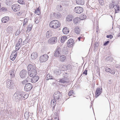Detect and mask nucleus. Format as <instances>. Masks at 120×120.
Listing matches in <instances>:
<instances>
[{
	"label": "nucleus",
	"instance_id": "aec40b11",
	"mask_svg": "<svg viewBox=\"0 0 120 120\" xmlns=\"http://www.w3.org/2000/svg\"><path fill=\"white\" fill-rule=\"evenodd\" d=\"M56 100L54 99L52 100L51 102V105L52 106L53 109H54L55 106L56 104Z\"/></svg>",
	"mask_w": 120,
	"mask_h": 120
},
{
	"label": "nucleus",
	"instance_id": "ddd939ff",
	"mask_svg": "<svg viewBox=\"0 0 120 120\" xmlns=\"http://www.w3.org/2000/svg\"><path fill=\"white\" fill-rule=\"evenodd\" d=\"M17 51H13L10 57V59L11 60L13 61L15 59L17 55Z\"/></svg>",
	"mask_w": 120,
	"mask_h": 120
},
{
	"label": "nucleus",
	"instance_id": "20e7f679",
	"mask_svg": "<svg viewBox=\"0 0 120 120\" xmlns=\"http://www.w3.org/2000/svg\"><path fill=\"white\" fill-rule=\"evenodd\" d=\"M54 99L58 101L60 100L62 97V95L60 92L59 91L55 92L53 95Z\"/></svg>",
	"mask_w": 120,
	"mask_h": 120
},
{
	"label": "nucleus",
	"instance_id": "13d9d810",
	"mask_svg": "<svg viewBox=\"0 0 120 120\" xmlns=\"http://www.w3.org/2000/svg\"><path fill=\"white\" fill-rule=\"evenodd\" d=\"M106 37L107 38H110V39H111L113 37V36L112 35H107L106 36Z\"/></svg>",
	"mask_w": 120,
	"mask_h": 120
},
{
	"label": "nucleus",
	"instance_id": "393cba45",
	"mask_svg": "<svg viewBox=\"0 0 120 120\" xmlns=\"http://www.w3.org/2000/svg\"><path fill=\"white\" fill-rule=\"evenodd\" d=\"M68 81V79H65L64 78H62L60 79L59 82L60 83H67Z\"/></svg>",
	"mask_w": 120,
	"mask_h": 120
},
{
	"label": "nucleus",
	"instance_id": "e2e57ef3",
	"mask_svg": "<svg viewBox=\"0 0 120 120\" xmlns=\"http://www.w3.org/2000/svg\"><path fill=\"white\" fill-rule=\"evenodd\" d=\"M28 81L27 80H25L22 81V84H25Z\"/></svg>",
	"mask_w": 120,
	"mask_h": 120
},
{
	"label": "nucleus",
	"instance_id": "338daca9",
	"mask_svg": "<svg viewBox=\"0 0 120 120\" xmlns=\"http://www.w3.org/2000/svg\"><path fill=\"white\" fill-rule=\"evenodd\" d=\"M27 22V21H25V20L24 21V22L23 26H24V25H25L26 24Z\"/></svg>",
	"mask_w": 120,
	"mask_h": 120
},
{
	"label": "nucleus",
	"instance_id": "6ab92c4d",
	"mask_svg": "<svg viewBox=\"0 0 120 120\" xmlns=\"http://www.w3.org/2000/svg\"><path fill=\"white\" fill-rule=\"evenodd\" d=\"M13 30V26H8L7 29L6 30L7 32L9 34L12 33Z\"/></svg>",
	"mask_w": 120,
	"mask_h": 120
},
{
	"label": "nucleus",
	"instance_id": "680f3d73",
	"mask_svg": "<svg viewBox=\"0 0 120 120\" xmlns=\"http://www.w3.org/2000/svg\"><path fill=\"white\" fill-rule=\"evenodd\" d=\"M20 33V31H19L17 30L16 31L15 34V35L16 36L18 35Z\"/></svg>",
	"mask_w": 120,
	"mask_h": 120
},
{
	"label": "nucleus",
	"instance_id": "9b49d317",
	"mask_svg": "<svg viewBox=\"0 0 120 120\" xmlns=\"http://www.w3.org/2000/svg\"><path fill=\"white\" fill-rule=\"evenodd\" d=\"M83 8L80 7H75L74 9L76 13L80 14L83 11Z\"/></svg>",
	"mask_w": 120,
	"mask_h": 120
},
{
	"label": "nucleus",
	"instance_id": "a878e982",
	"mask_svg": "<svg viewBox=\"0 0 120 120\" xmlns=\"http://www.w3.org/2000/svg\"><path fill=\"white\" fill-rule=\"evenodd\" d=\"M75 33L77 34H79L81 31L80 28L78 26L75 27Z\"/></svg>",
	"mask_w": 120,
	"mask_h": 120
},
{
	"label": "nucleus",
	"instance_id": "473e14b6",
	"mask_svg": "<svg viewBox=\"0 0 120 120\" xmlns=\"http://www.w3.org/2000/svg\"><path fill=\"white\" fill-rule=\"evenodd\" d=\"M66 19L67 21H71L72 20V17L71 15H69L67 16Z\"/></svg>",
	"mask_w": 120,
	"mask_h": 120
},
{
	"label": "nucleus",
	"instance_id": "5701e85b",
	"mask_svg": "<svg viewBox=\"0 0 120 120\" xmlns=\"http://www.w3.org/2000/svg\"><path fill=\"white\" fill-rule=\"evenodd\" d=\"M76 3L77 4L83 5L84 4V0H76Z\"/></svg>",
	"mask_w": 120,
	"mask_h": 120
},
{
	"label": "nucleus",
	"instance_id": "4be33fe9",
	"mask_svg": "<svg viewBox=\"0 0 120 120\" xmlns=\"http://www.w3.org/2000/svg\"><path fill=\"white\" fill-rule=\"evenodd\" d=\"M62 31L64 34H68L69 32V30L68 28L64 27L63 28Z\"/></svg>",
	"mask_w": 120,
	"mask_h": 120
},
{
	"label": "nucleus",
	"instance_id": "49530a36",
	"mask_svg": "<svg viewBox=\"0 0 120 120\" xmlns=\"http://www.w3.org/2000/svg\"><path fill=\"white\" fill-rule=\"evenodd\" d=\"M98 1L100 5L102 6L104 4V1L103 0H98Z\"/></svg>",
	"mask_w": 120,
	"mask_h": 120
},
{
	"label": "nucleus",
	"instance_id": "bb28decb",
	"mask_svg": "<svg viewBox=\"0 0 120 120\" xmlns=\"http://www.w3.org/2000/svg\"><path fill=\"white\" fill-rule=\"evenodd\" d=\"M38 57V54L36 52H34L31 55V58L33 59H35Z\"/></svg>",
	"mask_w": 120,
	"mask_h": 120
},
{
	"label": "nucleus",
	"instance_id": "2eb2a0df",
	"mask_svg": "<svg viewBox=\"0 0 120 120\" xmlns=\"http://www.w3.org/2000/svg\"><path fill=\"white\" fill-rule=\"evenodd\" d=\"M15 71L14 69H11L9 71L8 73L9 75H10L11 78L15 77Z\"/></svg>",
	"mask_w": 120,
	"mask_h": 120
},
{
	"label": "nucleus",
	"instance_id": "f257e3e1",
	"mask_svg": "<svg viewBox=\"0 0 120 120\" xmlns=\"http://www.w3.org/2000/svg\"><path fill=\"white\" fill-rule=\"evenodd\" d=\"M60 22L58 20H55L52 21L49 24L50 27L54 29L59 28L60 26Z\"/></svg>",
	"mask_w": 120,
	"mask_h": 120
},
{
	"label": "nucleus",
	"instance_id": "69168bd1",
	"mask_svg": "<svg viewBox=\"0 0 120 120\" xmlns=\"http://www.w3.org/2000/svg\"><path fill=\"white\" fill-rule=\"evenodd\" d=\"M109 41H105L104 44V45H106L109 43Z\"/></svg>",
	"mask_w": 120,
	"mask_h": 120
},
{
	"label": "nucleus",
	"instance_id": "79ce46f5",
	"mask_svg": "<svg viewBox=\"0 0 120 120\" xmlns=\"http://www.w3.org/2000/svg\"><path fill=\"white\" fill-rule=\"evenodd\" d=\"M20 44H18V43H17L16 45V49L17 50L16 51H17L20 48V46H19L20 45Z\"/></svg>",
	"mask_w": 120,
	"mask_h": 120
},
{
	"label": "nucleus",
	"instance_id": "0eeeda50",
	"mask_svg": "<svg viewBox=\"0 0 120 120\" xmlns=\"http://www.w3.org/2000/svg\"><path fill=\"white\" fill-rule=\"evenodd\" d=\"M57 41V38L56 37H53L50 38L48 41L49 44H53L56 43Z\"/></svg>",
	"mask_w": 120,
	"mask_h": 120
},
{
	"label": "nucleus",
	"instance_id": "58836bf2",
	"mask_svg": "<svg viewBox=\"0 0 120 120\" xmlns=\"http://www.w3.org/2000/svg\"><path fill=\"white\" fill-rule=\"evenodd\" d=\"M57 8L59 11H61L62 10L63 8L62 6L61 5H58L57 6Z\"/></svg>",
	"mask_w": 120,
	"mask_h": 120
},
{
	"label": "nucleus",
	"instance_id": "a211bd4d",
	"mask_svg": "<svg viewBox=\"0 0 120 120\" xmlns=\"http://www.w3.org/2000/svg\"><path fill=\"white\" fill-rule=\"evenodd\" d=\"M9 20V18L8 16H5L1 19V21L2 23H6Z\"/></svg>",
	"mask_w": 120,
	"mask_h": 120
},
{
	"label": "nucleus",
	"instance_id": "c03bdc74",
	"mask_svg": "<svg viewBox=\"0 0 120 120\" xmlns=\"http://www.w3.org/2000/svg\"><path fill=\"white\" fill-rule=\"evenodd\" d=\"M73 94V90L70 91L68 93V95L69 96L73 95L72 94Z\"/></svg>",
	"mask_w": 120,
	"mask_h": 120
},
{
	"label": "nucleus",
	"instance_id": "412c9836",
	"mask_svg": "<svg viewBox=\"0 0 120 120\" xmlns=\"http://www.w3.org/2000/svg\"><path fill=\"white\" fill-rule=\"evenodd\" d=\"M60 48H59L56 50L54 53V56L55 57H57L59 56L60 55Z\"/></svg>",
	"mask_w": 120,
	"mask_h": 120
},
{
	"label": "nucleus",
	"instance_id": "4d7b16f0",
	"mask_svg": "<svg viewBox=\"0 0 120 120\" xmlns=\"http://www.w3.org/2000/svg\"><path fill=\"white\" fill-rule=\"evenodd\" d=\"M112 8H114L117 5L116 4H115L114 2H112Z\"/></svg>",
	"mask_w": 120,
	"mask_h": 120
},
{
	"label": "nucleus",
	"instance_id": "6e6552de",
	"mask_svg": "<svg viewBox=\"0 0 120 120\" xmlns=\"http://www.w3.org/2000/svg\"><path fill=\"white\" fill-rule=\"evenodd\" d=\"M27 68L28 71H37L35 65L34 64H30L28 65Z\"/></svg>",
	"mask_w": 120,
	"mask_h": 120
},
{
	"label": "nucleus",
	"instance_id": "4468645a",
	"mask_svg": "<svg viewBox=\"0 0 120 120\" xmlns=\"http://www.w3.org/2000/svg\"><path fill=\"white\" fill-rule=\"evenodd\" d=\"M68 46L69 47H72L74 45V40L71 39H70L67 42Z\"/></svg>",
	"mask_w": 120,
	"mask_h": 120
},
{
	"label": "nucleus",
	"instance_id": "6e6d98bb",
	"mask_svg": "<svg viewBox=\"0 0 120 120\" xmlns=\"http://www.w3.org/2000/svg\"><path fill=\"white\" fill-rule=\"evenodd\" d=\"M87 70L86 69L83 72V74H85L86 75L87 74Z\"/></svg>",
	"mask_w": 120,
	"mask_h": 120
},
{
	"label": "nucleus",
	"instance_id": "f03ea898",
	"mask_svg": "<svg viewBox=\"0 0 120 120\" xmlns=\"http://www.w3.org/2000/svg\"><path fill=\"white\" fill-rule=\"evenodd\" d=\"M6 85L7 88L9 89H13L15 86L13 81L11 80H7L6 81Z\"/></svg>",
	"mask_w": 120,
	"mask_h": 120
},
{
	"label": "nucleus",
	"instance_id": "ea45409f",
	"mask_svg": "<svg viewBox=\"0 0 120 120\" xmlns=\"http://www.w3.org/2000/svg\"><path fill=\"white\" fill-rule=\"evenodd\" d=\"M54 73L56 74L59 75L61 73L60 71L58 69H56L55 70H54Z\"/></svg>",
	"mask_w": 120,
	"mask_h": 120
},
{
	"label": "nucleus",
	"instance_id": "e433bc0d",
	"mask_svg": "<svg viewBox=\"0 0 120 120\" xmlns=\"http://www.w3.org/2000/svg\"><path fill=\"white\" fill-rule=\"evenodd\" d=\"M24 116L25 118L27 120L30 116L29 114V113L26 112H25L24 114Z\"/></svg>",
	"mask_w": 120,
	"mask_h": 120
},
{
	"label": "nucleus",
	"instance_id": "f3484780",
	"mask_svg": "<svg viewBox=\"0 0 120 120\" xmlns=\"http://www.w3.org/2000/svg\"><path fill=\"white\" fill-rule=\"evenodd\" d=\"M39 79V77L38 76H34L31 79V81L32 82H37Z\"/></svg>",
	"mask_w": 120,
	"mask_h": 120
},
{
	"label": "nucleus",
	"instance_id": "a19ab883",
	"mask_svg": "<svg viewBox=\"0 0 120 120\" xmlns=\"http://www.w3.org/2000/svg\"><path fill=\"white\" fill-rule=\"evenodd\" d=\"M18 2L20 4H25V2L24 0H18Z\"/></svg>",
	"mask_w": 120,
	"mask_h": 120
},
{
	"label": "nucleus",
	"instance_id": "cd10ccee",
	"mask_svg": "<svg viewBox=\"0 0 120 120\" xmlns=\"http://www.w3.org/2000/svg\"><path fill=\"white\" fill-rule=\"evenodd\" d=\"M116 13H118L120 11V7L119 5L117 4L116 7L114 8Z\"/></svg>",
	"mask_w": 120,
	"mask_h": 120
},
{
	"label": "nucleus",
	"instance_id": "1a4fd4ad",
	"mask_svg": "<svg viewBox=\"0 0 120 120\" xmlns=\"http://www.w3.org/2000/svg\"><path fill=\"white\" fill-rule=\"evenodd\" d=\"M48 58V55L46 54H45L40 56V61L42 62H44L46 61Z\"/></svg>",
	"mask_w": 120,
	"mask_h": 120
},
{
	"label": "nucleus",
	"instance_id": "2f4dec72",
	"mask_svg": "<svg viewBox=\"0 0 120 120\" xmlns=\"http://www.w3.org/2000/svg\"><path fill=\"white\" fill-rule=\"evenodd\" d=\"M80 20V18L78 17L75 18L74 19V22L75 24H76Z\"/></svg>",
	"mask_w": 120,
	"mask_h": 120
},
{
	"label": "nucleus",
	"instance_id": "7ed1b4c3",
	"mask_svg": "<svg viewBox=\"0 0 120 120\" xmlns=\"http://www.w3.org/2000/svg\"><path fill=\"white\" fill-rule=\"evenodd\" d=\"M24 94V92H22L21 93L19 92H17L15 94L14 96L16 100L19 101L21 99H22V96H23Z\"/></svg>",
	"mask_w": 120,
	"mask_h": 120
},
{
	"label": "nucleus",
	"instance_id": "c9c22d12",
	"mask_svg": "<svg viewBox=\"0 0 120 120\" xmlns=\"http://www.w3.org/2000/svg\"><path fill=\"white\" fill-rule=\"evenodd\" d=\"M35 13L38 15L40 14V11L39 8H38L37 9L35 10Z\"/></svg>",
	"mask_w": 120,
	"mask_h": 120
},
{
	"label": "nucleus",
	"instance_id": "774afa93",
	"mask_svg": "<svg viewBox=\"0 0 120 120\" xmlns=\"http://www.w3.org/2000/svg\"><path fill=\"white\" fill-rule=\"evenodd\" d=\"M39 21L38 20H36L35 21V22L36 23H38L39 22Z\"/></svg>",
	"mask_w": 120,
	"mask_h": 120
},
{
	"label": "nucleus",
	"instance_id": "b1692460",
	"mask_svg": "<svg viewBox=\"0 0 120 120\" xmlns=\"http://www.w3.org/2000/svg\"><path fill=\"white\" fill-rule=\"evenodd\" d=\"M52 35V31L51 30L48 31L46 34V37L47 38H49L51 37Z\"/></svg>",
	"mask_w": 120,
	"mask_h": 120
},
{
	"label": "nucleus",
	"instance_id": "8fccbe9b",
	"mask_svg": "<svg viewBox=\"0 0 120 120\" xmlns=\"http://www.w3.org/2000/svg\"><path fill=\"white\" fill-rule=\"evenodd\" d=\"M47 77H48L50 79H53V78H52V75L49 74H47Z\"/></svg>",
	"mask_w": 120,
	"mask_h": 120
},
{
	"label": "nucleus",
	"instance_id": "423d86ee",
	"mask_svg": "<svg viewBox=\"0 0 120 120\" xmlns=\"http://www.w3.org/2000/svg\"><path fill=\"white\" fill-rule=\"evenodd\" d=\"M27 74V71L25 69H23L20 71L19 75L21 78H24L26 77Z\"/></svg>",
	"mask_w": 120,
	"mask_h": 120
},
{
	"label": "nucleus",
	"instance_id": "052dcab7",
	"mask_svg": "<svg viewBox=\"0 0 120 120\" xmlns=\"http://www.w3.org/2000/svg\"><path fill=\"white\" fill-rule=\"evenodd\" d=\"M8 110L7 109H6V110L4 112V113H3V114L2 113V114H1V115H4V114H8Z\"/></svg>",
	"mask_w": 120,
	"mask_h": 120
},
{
	"label": "nucleus",
	"instance_id": "bf43d9fd",
	"mask_svg": "<svg viewBox=\"0 0 120 120\" xmlns=\"http://www.w3.org/2000/svg\"><path fill=\"white\" fill-rule=\"evenodd\" d=\"M98 46L97 45H96V44H94V50H96L97 49V48H98Z\"/></svg>",
	"mask_w": 120,
	"mask_h": 120
},
{
	"label": "nucleus",
	"instance_id": "c756f323",
	"mask_svg": "<svg viewBox=\"0 0 120 120\" xmlns=\"http://www.w3.org/2000/svg\"><path fill=\"white\" fill-rule=\"evenodd\" d=\"M66 58V56L64 55H63L60 56L59 59L61 61L63 62L65 60Z\"/></svg>",
	"mask_w": 120,
	"mask_h": 120
},
{
	"label": "nucleus",
	"instance_id": "09e8293b",
	"mask_svg": "<svg viewBox=\"0 0 120 120\" xmlns=\"http://www.w3.org/2000/svg\"><path fill=\"white\" fill-rule=\"evenodd\" d=\"M57 114L56 113H54V119H56L57 117Z\"/></svg>",
	"mask_w": 120,
	"mask_h": 120
},
{
	"label": "nucleus",
	"instance_id": "de8ad7c7",
	"mask_svg": "<svg viewBox=\"0 0 120 120\" xmlns=\"http://www.w3.org/2000/svg\"><path fill=\"white\" fill-rule=\"evenodd\" d=\"M63 78H64L65 79H68L67 78L68 77V76L67 75V73H65V74H64L63 75Z\"/></svg>",
	"mask_w": 120,
	"mask_h": 120
},
{
	"label": "nucleus",
	"instance_id": "603ef678",
	"mask_svg": "<svg viewBox=\"0 0 120 120\" xmlns=\"http://www.w3.org/2000/svg\"><path fill=\"white\" fill-rule=\"evenodd\" d=\"M4 98L2 95L1 94H0V101H4Z\"/></svg>",
	"mask_w": 120,
	"mask_h": 120
},
{
	"label": "nucleus",
	"instance_id": "f704fd0d",
	"mask_svg": "<svg viewBox=\"0 0 120 120\" xmlns=\"http://www.w3.org/2000/svg\"><path fill=\"white\" fill-rule=\"evenodd\" d=\"M32 25L31 24H30L28 26L27 28V31L29 32L31 30L32 28Z\"/></svg>",
	"mask_w": 120,
	"mask_h": 120
},
{
	"label": "nucleus",
	"instance_id": "0e129e2a",
	"mask_svg": "<svg viewBox=\"0 0 120 120\" xmlns=\"http://www.w3.org/2000/svg\"><path fill=\"white\" fill-rule=\"evenodd\" d=\"M115 67L117 68H120V64H116V65Z\"/></svg>",
	"mask_w": 120,
	"mask_h": 120
},
{
	"label": "nucleus",
	"instance_id": "39448f33",
	"mask_svg": "<svg viewBox=\"0 0 120 120\" xmlns=\"http://www.w3.org/2000/svg\"><path fill=\"white\" fill-rule=\"evenodd\" d=\"M33 87V86L31 83H26L25 86V90L26 91H29L31 90Z\"/></svg>",
	"mask_w": 120,
	"mask_h": 120
},
{
	"label": "nucleus",
	"instance_id": "5fc2aeb1",
	"mask_svg": "<svg viewBox=\"0 0 120 120\" xmlns=\"http://www.w3.org/2000/svg\"><path fill=\"white\" fill-rule=\"evenodd\" d=\"M22 38H20L19 39L17 43L20 44L22 42Z\"/></svg>",
	"mask_w": 120,
	"mask_h": 120
},
{
	"label": "nucleus",
	"instance_id": "72a5a7b5",
	"mask_svg": "<svg viewBox=\"0 0 120 120\" xmlns=\"http://www.w3.org/2000/svg\"><path fill=\"white\" fill-rule=\"evenodd\" d=\"M24 94L23 96H22V100L23 99L25 100L28 98V97L29 94H25L24 92Z\"/></svg>",
	"mask_w": 120,
	"mask_h": 120
},
{
	"label": "nucleus",
	"instance_id": "c85d7f7f",
	"mask_svg": "<svg viewBox=\"0 0 120 120\" xmlns=\"http://www.w3.org/2000/svg\"><path fill=\"white\" fill-rule=\"evenodd\" d=\"M52 15L53 16L52 17V16H51V15H50V17L53 19H55V18H57L59 17V16L58 14L55 13H53Z\"/></svg>",
	"mask_w": 120,
	"mask_h": 120
},
{
	"label": "nucleus",
	"instance_id": "a18cd8bd",
	"mask_svg": "<svg viewBox=\"0 0 120 120\" xmlns=\"http://www.w3.org/2000/svg\"><path fill=\"white\" fill-rule=\"evenodd\" d=\"M0 11H4L5 12L7 11L6 8H2L0 9Z\"/></svg>",
	"mask_w": 120,
	"mask_h": 120
},
{
	"label": "nucleus",
	"instance_id": "4c0bfd02",
	"mask_svg": "<svg viewBox=\"0 0 120 120\" xmlns=\"http://www.w3.org/2000/svg\"><path fill=\"white\" fill-rule=\"evenodd\" d=\"M86 17L85 15L82 14L81 15L80 18V20H82L85 19Z\"/></svg>",
	"mask_w": 120,
	"mask_h": 120
},
{
	"label": "nucleus",
	"instance_id": "dca6fc26",
	"mask_svg": "<svg viewBox=\"0 0 120 120\" xmlns=\"http://www.w3.org/2000/svg\"><path fill=\"white\" fill-rule=\"evenodd\" d=\"M37 71H28V74L30 77H32L37 74Z\"/></svg>",
	"mask_w": 120,
	"mask_h": 120
},
{
	"label": "nucleus",
	"instance_id": "864d4df0",
	"mask_svg": "<svg viewBox=\"0 0 120 120\" xmlns=\"http://www.w3.org/2000/svg\"><path fill=\"white\" fill-rule=\"evenodd\" d=\"M8 113L9 115H11L12 116V111L10 110H9V111H8Z\"/></svg>",
	"mask_w": 120,
	"mask_h": 120
},
{
	"label": "nucleus",
	"instance_id": "9d476101",
	"mask_svg": "<svg viewBox=\"0 0 120 120\" xmlns=\"http://www.w3.org/2000/svg\"><path fill=\"white\" fill-rule=\"evenodd\" d=\"M12 10L15 12H16L19 10L20 8V5L18 4H14L12 6Z\"/></svg>",
	"mask_w": 120,
	"mask_h": 120
},
{
	"label": "nucleus",
	"instance_id": "3c124183",
	"mask_svg": "<svg viewBox=\"0 0 120 120\" xmlns=\"http://www.w3.org/2000/svg\"><path fill=\"white\" fill-rule=\"evenodd\" d=\"M109 73L113 75H114L115 73V71L111 69Z\"/></svg>",
	"mask_w": 120,
	"mask_h": 120
},
{
	"label": "nucleus",
	"instance_id": "7c9ffc66",
	"mask_svg": "<svg viewBox=\"0 0 120 120\" xmlns=\"http://www.w3.org/2000/svg\"><path fill=\"white\" fill-rule=\"evenodd\" d=\"M67 37L66 36L62 37L61 38V43H63L64 41L67 40Z\"/></svg>",
	"mask_w": 120,
	"mask_h": 120
},
{
	"label": "nucleus",
	"instance_id": "37998d69",
	"mask_svg": "<svg viewBox=\"0 0 120 120\" xmlns=\"http://www.w3.org/2000/svg\"><path fill=\"white\" fill-rule=\"evenodd\" d=\"M111 70V69L109 68L106 67L105 68V71L107 72H110Z\"/></svg>",
	"mask_w": 120,
	"mask_h": 120
},
{
	"label": "nucleus",
	"instance_id": "f8f14e48",
	"mask_svg": "<svg viewBox=\"0 0 120 120\" xmlns=\"http://www.w3.org/2000/svg\"><path fill=\"white\" fill-rule=\"evenodd\" d=\"M102 89L101 88L100 89L99 88H97L95 92V97L97 98L102 93Z\"/></svg>",
	"mask_w": 120,
	"mask_h": 120
}]
</instances>
